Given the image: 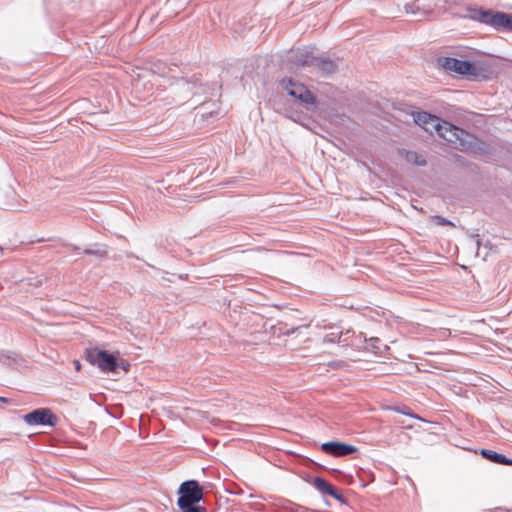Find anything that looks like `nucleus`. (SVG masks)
<instances>
[{"mask_svg": "<svg viewBox=\"0 0 512 512\" xmlns=\"http://www.w3.org/2000/svg\"><path fill=\"white\" fill-rule=\"evenodd\" d=\"M178 494L177 505L181 512H206V509L199 505L204 501V491L198 481H184L179 486Z\"/></svg>", "mask_w": 512, "mask_h": 512, "instance_id": "obj_1", "label": "nucleus"}, {"mask_svg": "<svg viewBox=\"0 0 512 512\" xmlns=\"http://www.w3.org/2000/svg\"><path fill=\"white\" fill-rule=\"evenodd\" d=\"M433 118L436 121H427V124L423 127V129L429 133H437L441 138L445 139L451 143H458L460 145H464L463 135L465 131L458 128L457 126L440 119L439 117L433 115Z\"/></svg>", "mask_w": 512, "mask_h": 512, "instance_id": "obj_2", "label": "nucleus"}, {"mask_svg": "<svg viewBox=\"0 0 512 512\" xmlns=\"http://www.w3.org/2000/svg\"><path fill=\"white\" fill-rule=\"evenodd\" d=\"M86 360L105 373H115L120 364L115 355L98 348L86 350Z\"/></svg>", "mask_w": 512, "mask_h": 512, "instance_id": "obj_3", "label": "nucleus"}, {"mask_svg": "<svg viewBox=\"0 0 512 512\" xmlns=\"http://www.w3.org/2000/svg\"><path fill=\"white\" fill-rule=\"evenodd\" d=\"M473 18L497 30L502 29L512 32V14L492 12L490 10H478L475 12Z\"/></svg>", "mask_w": 512, "mask_h": 512, "instance_id": "obj_4", "label": "nucleus"}, {"mask_svg": "<svg viewBox=\"0 0 512 512\" xmlns=\"http://www.w3.org/2000/svg\"><path fill=\"white\" fill-rule=\"evenodd\" d=\"M282 88L287 91L288 95L299 100L301 103L309 105L314 104L315 98L313 94L302 84L291 78L281 81Z\"/></svg>", "mask_w": 512, "mask_h": 512, "instance_id": "obj_5", "label": "nucleus"}, {"mask_svg": "<svg viewBox=\"0 0 512 512\" xmlns=\"http://www.w3.org/2000/svg\"><path fill=\"white\" fill-rule=\"evenodd\" d=\"M439 64L446 71L455 72L459 75H469L473 73L474 66L466 60H458L451 57L439 58Z\"/></svg>", "mask_w": 512, "mask_h": 512, "instance_id": "obj_6", "label": "nucleus"}, {"mask_svg": "<svg viewBox=\"0 0 512 512\" xmlns=\"http://www.w3.org/2000/svg\"><path fill=\"white\" fill-rule=\"evenodd\" d=\"M24 421L28 425H50L54 426L57 417L47 408L36 409L24 416Z\"/></svg>", "mask_w": 512, "mask_h": 512, "instance_id": "obj_7", "label": "nucleus"}, {"mask_svg": "<svg viewBox=\"0 0 512 512\" xmlns=\"http://www.w3.org/2000/svg\"><path fill=\"white\" fill-rule=\"evenodd\" d=\"M322 451L333 456H345L356 451V448L352 445L331 441L325 442L321 445Z\"/></svg>", "mask_w": 512, "mask_h": 512, "instance_id": "obj_8", "label": "nucleus"}, {"mask_svg": "<svg viewBox=\"0 0 512 512\" xmlns=\"http://www.w3.org/2000/svg\"><path fill=\"white\" fill-rule=\"evenodd\" d=\"M313 484L315 488H317L320 492L327 494L335 499H340V495L337 490L325 479L316 477L313 481Z\"/></svg>", "mask_w": 512, "mask_h": 512, "instance_id": "obj_9", "label": "nucleus"}, {"mask_svg": "<svg viewBox=\"0 0 512 512\" xmlns=\"http://www.w3.org/2000/svg\"><path fill=\"white\" fill-rule=\"evenodd\" d=\"M400 154L408 163L415 164L418 166L426 165V160L424 159V157L414 151L402 150Z\"/></svg>", "mask_w": 512, "mask_h": 512, "instance_id": "obj_10", "label": "nucleus"}, {"mask_svg": "<svg viewBox=\"0 0 512 512\" xmlns=\"http://www.w3.org/2000/svg\"><path fill=\"white\" fill-rule=\"evenodd\" d=\"M412 116H413L414 122L422 128L425 126V124H427V121H436L433 118L432 114L424 112V111L414 112L412 114Z\"/></svg>", "mask_w": 512, "mask_h": 512, "instance_id": "obj_11", "label": "nucleus"}, {"mask_svg": "<svg viewBox=\"0 0 512 512\" xmlns=\"http://www.w3.org/2000/svg\"><path fill=\"white\" fill-rule=\"evenodd\" d=\"M481 455L484 458L490 460L491 462H494L497 464H503V462L505 461V455L497 453L493 450L482 449Z\"/></svg>", "mask_w": 512, "mask_h": 512, "instance_id": "obj_12", "label": "nucleus"}, {"mask_svg": "<svg viewBox=\"0 0 512 512\" xmlns=\"http://www.w3.org/2000/svg\"><path fill=\"white\" fill-rule=\"evenodd\" d=\"M84 253L87 255H95L97 257H103L106 255V250H105L104 246L96 245L95 248L85 249Z\"/></svg>", "mask_w": 512, "mask_h": 512, "instance_id": "obj_13", "label": "nucleus"}, {"mask_svg": "<svg viewBox=\"0 0 512 512\" xmlns=\"http://www.w3.org/2000/svg\"><path fill=\"white\" fill-rule=\"evenodd\" d=\"M342 334H343L342 332H338V331L330 332L324 336L323 342H325V343L338 342V341H340Z\"/></svg>", "mask_w": 512, "mask_h": 512, "instance_id": "obj_14", "label": "nucleus"}, {"mask_svg": "<svg viewBox=\"0 0 512 512\" xmlns=\"http://www.w3.org/2000/svg\"><path fill=\"white\" fill-rule=\"evenodd\" d=\"M365 342H367L369 344V346L372 348V350L377 353L379 352L380 348L378 346V344L380 343V339L379 338H376V337H372L370 338L369 340H367L366 338L364 339Z\"/></svg>", "mask_w": 512, "mask_h": 512, "instance_id": "obj_15", "label": "nucleus"}, {"mask_svg": "<svg viewBox=\"0 0 512 512\" xmlns=\"http://www.w3.org/2000/svg\"><path fill=\"white\" fill-rule=\"evenodd\" d=\"M296 61L301 65H309L311 63V57L308 54H301Z\"/></svg>", "mask_w": 512, "mask_h": 512, "instance_id": "obj_16", "label": "nucleus"}, {"mask_svg": "<svg viewBox=\"0 0 512 512\" xmlns=\"http://www.w3.org/2000/svg\"><path fill=\"white\" fill-rule=\"evenodd\" d=\"M321 67L325 72H332L334 70V64L332 61H322Z\"/></svg>", "mask_w": 512, "mask_h": 512, "instance_id": "obj_17", "label": "nucleus"}, {"mask_svg": "<svg viewBox=\"0 0 512 512\" xmlns=\"http://www.w3.org/2000/svg\"><path fill=\"white\" fill-rule=\"evenodd\" d=\"M435 221H436V223L438 225H451V226H454V224L450 220H448V219H446V218H444L442 216H435Z\"/></svg>", "mask_w": 512, "mask_h": 512, "instance_id": "obj_18", "label": "nucleus"}, {"mask_svg": "<svg viewBox=\"0 0 512 512\" xmlns=\"http://www.w3.org/2000/svg\"><path fill=\"white\" fill-rule=\"evenodd\" d=\"M504 465H512V459H508L506 456H505V461L503 462Z\"/></svg>", "mask_w": 512, "mask_h": 512, "instance_id": "obj_19", "label": "nucleus"}, {"mask_svg": "<svg viewBox=\"0 0 512 512\" xmlns=\"http://www.w3.org/2000/svg\"><path fill=\"white\" fill-rule=\"evenodd\" d=\"M74 363H75V368H76V370H79V369H80V364H79V362H78V361H75Z\"/></svg>", "mask_w": 512, "mask_h": 512, "instance_id": "obj_20", "label": "nucleus"}, {"mask_svg": "<svg viewBox=\"0 0 512 512\" xmlns=\"http://www.w3.org/2000/svg\"><path fill=\"white\" fill-rule=\"evenodd\" d=\"M0 402H7V399L4 397H0Z\"/></svg>", "mask_w": 512, "mask_h": 512, "instance_id": "obj_21", "label": "nucleus"}, {"mask_svg": "<svg viewBox=\"0 0 512 512\" xmlns=\"http://www.w3.org/2000/svg\"><path fill=\"white\" fill-rule=\"evenodd\" d=\"M121 367L126 370V365L124 363L121 364Z\"/></svg>", "mask_w": 512, "mask_h": 512, "instance_id": "obj_22", "label": "nucleus"}]
</instances>
